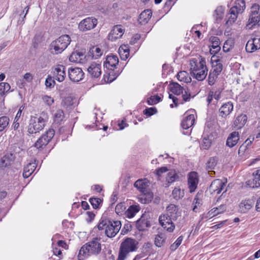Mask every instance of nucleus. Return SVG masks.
Listing matches in <instances>:
<instances>
[{
    "mask_svg": "<svg viewBox=\"0 0 260 260\" xmlns=\"http://www.w3.org/2000/svg\"><path fill=\"white\" fill-rule=\"evenodd\" d=\"M152 11L147 9L143 11L140 15L138 20L139 23L142 25L146 24L152 16Z\"/></svg>",
    "mask_w": 260,
    "mask_h": 260,
    "instance_id": "26",
    "label": "nucleus"
},
{
    "mask_svg": "<svg viewBox=\"0 0 260 260\" xmlns=\"http://www.w3.org/2000/svg\"><path fill=\"white\" fill-rule=\"evenodd\" d=\"M211 138L209 136L204 137L201 144V147L203 149H208L210 147L212 143Z\"/></svg>",
    "mask_w": 260,
    "mask_h": 260,
    "instance_id": "48",
    "label": "nucleus"
},
{
    "mask_svg": "<svg viewBox=\"0 0 260 260\" xmlns=\"http://www.w3.org/2000/svg\"><path fill=\"white\" fill-rule=\"evenodd\" d=\"M172 196L174 199L178 200L183 197L184 192L181 189L176 187L172 191Z\"/></svg>",
    "mask_w": 260,
    "mask_h": 260,
    "instance_id": "52",
    "label": "nucleus"
},
{
    "mask_svg": "<svg viewBox=\"0 0 260 260\" xmlns=\"http://www.w3.org/2000/svg\"><path fill=\"white\" fill-rule=\"evenodd\" d=\"M254 175L253 181L255 182L256 187H258L260 186V170H256Z\"/></svg>",
    "mask_w": 260,
    "mask_h": 260,
    "instance_id": "61",
    "label": "nucleus"
},
{
    "mask_svg": "<svg viewBox=\"0 0 260 260\" xmlns=\"http://www.w3.org/2000/svg\"><path fill=\"white\" fill-rule=\"evenodd\" d=\"M121 226L120 221H111L102 217L97 227L99 231H104L107 237L112 238L119 231Z\"/></svg>",
    "mask_w": 260,
    "mask_h": 260,
    "instance_id": "3",
    "label": "nucleus"
},
{
    "mask_svg": "<svg viewBox=\"0 0 260 260\" xmlns=\"http://www.w3.org/2000/svg\"><path fill=\"white\" fill-rule=\"evenodd\" d=\"M89 202L93 208L95 209L99 208L100 205L102 203V200L100 198H93L89 199Z\"/></svg>",
    "mask_w": 260,
    "mask_h": 260,
    "instance_id": "56",
    "label": "nucleus"
},
{
    "mask_svg": "<svg viewBox=\"0 0 260 260\" xmlns=\"http://www.w3.org/2000/svg\"><path fill=\"white\" fill-rule=\"evenodd\" d=\"M9 118L4 116L0 117V132L3 131L9 124Z\"/></svg>",
    "mask_w": 260,
    "mask_h": 260,
    "instance_id": "51",
    "label": "nucleus"
},
{
    "mask_svg": "<svg viewBox=\"0 0 260 260\" xmlns=\"http://www.w3.org/2000/svg\"><path fill=\"white\" fill-rule=\"evenodd\" d=\"M253 201L250 200H247L242 201L239 205L240 210L241 212H247L249 209H250L252 208V207L253 206Z\"/></svg>",
    "mask_w": 260,
    "mask_h": 260,
    "instance_id": "32",
    "label": "nucleus"
},
{
    "mask_svg": "<svg viewBox=\"0 0 260 260\" xmlns=\"http://www.w3.org/2000/svg\"><path fill=\"white\" fill-rule=\"evenodd\" d=\"M125 203H120L115 207V212L117 214H122L124 213L126 217L130 218V207L126 210Z\"/></svg>",
    "mask_w": 260,
    "mask_h": 260,
    "instance_id": "28",
    "label": "nucleus"
},
{
    "mask_svg": "<svg viewBox=\"0 0 260 260\" xmlns=\"http://www.w3.org/2000/svg\"><path fill=\"white\" fill-rule=\"evenodd\" d=\"M224 180V181L220 179H216L212 181L209 187L210 192L212 194H219L224 189L225 183H226V179Z\"/></svg>",
    "mask_w": 260,
    "mask_h": 260,
    "instance_id": "11",
    "label": "nucleus"
},
{
    "mask_svg": "<svg viewBox=\"0 0 260 260\" xmlns=\"http://www.w3.org/2000/svg\"><path fill=\"white\" fill-rule=\"evenodd\" d=\"M84 73L80 68H70L68 69V76L73 82H78L81 81L84 77Z\"/></svg>",
    "mask_w": 260,
    "mask_h": 260,
    "instance_id": "10",
    "label": "nucleus"
},
{
    "mask_svg": "<svg viewBox=\"0 0 260 260\" xmlns=\"http://www.w3.org/2000/svg\"><path fill=\"white\" fill-rule=\"evenodd\" d=\"M246 8L245 2L244 0H236L235 5L231 9L240 14H242Z\"/></svg>",
    "mask_w": 260,
    "mask_h": 260,
    "instance_id": "33",
    "label": "nucleus"
},
{
    "mask_svg": "<svg viewBox=\"0 0 260 260\" xmlns=\"http://www.w3.org/2000/svg\"><path fill=\"white\" fill-rule=\"evenodd\" d=\"M55 134L53 129H49L45 134H43L35 143V146L37 148H41L45 146L51 140Z\"/></svg>",
    "mask_w": 260,
    "mask_h": 260,
    "instance_id": "7",
    "label": "nucleus"
},
{
    "mask_svg": "<svg viewBox=\"0 0 260 260\" xmlns=\"http://www.w3.org/2000/svg\"><path fill=\"white\" fill-rule=\"evenodd\" d=\"M98 20L92 17H87L82 20L78 25V28L82 31H85L94 28L97 25Z\"/></svg>",
    "mask_w": 260,
    "mask_h": 260,
    "instance_id": "8",
    "label": "nucleus"
},
{
    "mask_svg": "<svg viewBox=\"0 0 260 260\" xmlns=\"http://www.w3.org/2000/svg\"><path fill=\"white\" fill-rule=\"evenodd\" d=\"M140 210L139 205H131V218L133 217L136 213H138Z\"/></svg>",
    "mask_w": 260,
    "mask_h": 260,
    "instance_id": "62",
    "label": "nucleus"
},
{
    "mask_svg": "<svg viewBox=\"0 0 260 260\" xmlns=\"http://www.w3.org/2000/svg\"><path fill=\"white\" fill-rule=\"evenodd\" d=\"M143 194L139 198V201L143 204H147L150 203L153 197L152 192H147V191L144 192H142Z\"/></svg>",
    "mask_w": 260,
    "mask_h": 260,
    "instance_id": "36",
    "label": "nucleus"
},
{
    "mask_svg": "<svg viewBox=\"0 0 260 260\" xmlns=\"http://www.w3.org/2000/svg\"><path fill=\"white\" fill-rule=\"evenodd\" d=\"M177 79L180 81L185 83H188L191 81V78L188 76V74L186 71L179 72L177 76Z\"/></svg>",
    "mask_w": 260,
    "mask_h": 260,
    "instance_id": "39",
    "label": "nucleus"
},
{
    "mask_svg": "<svg viewBox=\"0 0 260 260\" xmlns=\"http://www.w3.org/2000/svg\"><path fill=\"white\" fill-rule=\"evenodd\" d=\"M170 90L176 95H180L183 93L185 89L177 83H172L170 84Z\"/></svg>",
    "mask_w": 260,
    "mask_h": 260,
    "instance_id": "35",
    "label": "nucleus"
},
{
    "mask_svg": "<svg viewBox=\"0 0 260 260\" xmlns=\"http://www.w3.org/2000/svg\"><path fill=\"white\" fill-rule=\"evenodd\" d=\"M233 104L231 102L223 104L219 109V115L226 118L233 110Z\"/></svg>",
    "mask_w": 260,
    "mask_h": 260,
    "instance_id": "20",
    "label": "nucleus"
},
{
    "mask_svg": "<svg viewBox=\"0 0 260 260\" xmlns=\"http://www.w3.org/2000/svg\"><path fill=\"white\" fill-rule=\"evenodd\" d=\"M183 240V237L182 236L179 237L176 241L172 244L170 246V249L172 251L175 250L181 244Z\"/></svg>",
    "mask_w": 260,
    "mask_h": 260,
    "instance_id": "59",
    "label": "nucleus"
},
{
    "mask_svg": "<svg viewBox=\"0 0 260 260\" xmlns=\"http://www.w3.org/2000/svg\"><path fill=\"white\" fill-rule=\"evenodd\" d=\"M247 120V117L245 114L238 115L234 121L233 126L237 129H241L246 124Z\"/></svg>",
    "mask_w": 260,
    "mask_h": 260,
    "instance_id": "24",
    "label": "nucleus"
},
{
    "mask_svg": "<svg viewBox=\"0 0 260 260\" xmlns=\"http://www.w3.org/2000/svg\"><path fill=\"white\" fill-rule=\"evenodd\" d=\"M195 120V115L193 114H190L183 118L181 122V126L184 129H188L192 127L194 124Z\"/></svg>",
    "mask_w": 260,
    "mask_h": 260,
    "instance_id": "22",
    "label": "nucleus"
},
{
    "mask_svg": "<svg viewBox=\"0 0 260 260\" xmlns=\"http://www.w3.org/2000/svg\"><path fill=\"white\" fill-rule=\"evenodd\" d=\"M260 48V38H253L249 40L245 47V49L248 52H253Z\"/></svg>",
    "mask_w": 260,
    "mask_h": 260,
    "instance_id": "21",
    "label": "nucleus"
},
{
    "mask_svg": "<svg viewBox=\"0 0 260 260\" xmlns=\"http://www.w3.org/2000/svg\"><path fill=\"white\" fill-rule=\"evenodd\" d=\"M218 75L210 71L208 76V84L213 85L216 81Z\"/></svg>",
    "mask_w": 260,
    "mask_h": 260,
    "instance_id": "58",
    "label": "nucleus"
},
{
    "mask_svg": "<svg viewBox=\"0 0 260 260\" xmlns=\"http://www.w3.org/2000/svg\"><path fill=\"white\" fill-rule=\"evenodd\" d=\"M259 21V15L257 13H250L248 20V25L252 26L256 24Z\"/></svg>",
    "mask_w": 260,
    "mask_h": 260,
    "instance_id": "45",
    "label": "nucleus"
},
{
    "mask_svg": "<svg viewBox=\"0 0 260 260\" xmlns=\"http://www.w3.org/2000/svg\"><path fill=\"white\" fill-rule=\"evenodd\" d=\"M217 162V158L215 157H210L206 163L207 170H212L215 169Z\"/></svg>",
    "mask_w": 260,
    "mask_h": 260,
    "instance_id": "44",
    "label": "nucleus"
},
{
    "mask_svg": "<svg viewBox=\"0 0 260 260\" xmlns=\"http://www.w3.org/2000/svg\"><path fill=\"white\" fill-rule=\"evenodd\" d=\"M222 64L217 60L213 62L212 68L210 71L219 75L222 70Z\"/></svg>",
    "mask_w": 260,
    "mask_h": 260,
    "instance_id": "42",
    "label": "nucleus"
},
{
    "mask_svg": "<svg viewBox=\"0 0 260 260\" xmlns=\"http://www.w3.org/2000/svg\"><path fill=\"white\" fill-rule=\"evenodd\" d=\"M130 252V238H127L120 245L119 255V259H125Z\"/></svg>",
    "mask_w": 260,
    "mask_h": 260,
    "instance_id": "14",
    "label": "nucleus"
},
{
    "mask_svg": "<svg viewBox=\"0 0 260 260\" xmlns=\"http://www.w3.org/2000/svg\"><path fill=\"white\" fill-rule=\"evenodd\" d=\"M239 14H240V13L231 8L227 15L228 20L226 21V23L228 24H231L235 22L237 20Z\"/></svg>",
    "mask_w": 260,
    "mask_h": 260,
    "instance_id": "38",
    "label": "nucleus"
},
{
    "mask_svg": "<svg viewBox=\"0 0 260 260\" xmlns=\"http://www.w3.org/2000/svg\"><path fill=\"white\" fill-rule=\"evenodd\" d=\"M140 38H141V36L140 34H136L131 38V45L137 44V45L135 46L134 49L135 53L136 52V51L139 48L140 43H138V41L140 40Z\"/></svg>",
    "mask_w": 260,
    "mask_h": 260,
    "instance_id": "49",
    "label": "nucleus"
},
{
    "mask_svg": "<svg viewBox=\"0 0 260 260\" xmlns=\"http://www.w3.org/2000/svg\"><path fill=\"white\" fill-rule=\"evenodd\" d=\"M66 76V67L61 64L57 65L53 71V78L58 82H62Z\"/></svg>",
    "mask_w": 260,
    "mask_h": 260,
    "instance_id": "15",
    "label": "nucleus"
},
{
    "mask_svg": "<svg viewBox=\"0 0 260 260\" xmlns=\"http://www.w3.org/2000/svg\"><path fill=\"white\" fill-rule=\"evenodd\" d=\"M55 84V81L52 78V77L50 75L48 76L45 81L46 87L51 88L54 86Z\"/></svg>",
    "mask_w": 260,
    "mask_h": 260,
    "instance_id": "60",
    "label": "nucleus"
},
{
    "mask_svg": "<svg viewBox=\"0 0 260 260\" xmlns=\"http://www.w3.org/2000/svg\"><path fill=\"white\" fill-rule=\"evenodd\" d=\"M87 71L91 78H98L102 73L101 66L100 64L93 62L88 68Z\"/></svg>",
    "mask_w": 260,
    "mask_h": 260,
    "instance_id": "17",
    "label": "nucleus"
},
{
    "mask_svg": "<svg viewBox=\"0 0 260 260\" xmlns=\"http://www.w3.org/2000/svg\"><path fill=\"white\" fill-rule=\"evenodd\" d=\"M224 8L220 6L218 7L214 11V16L216 20L221 19L223 17Z\"/></svg>",
    "mask_w": 260,
    "mask_h": 260,
    "instance_id": "54",
    "label": "nucleus"
},
{
    "mask_svg": "<svg viewBox=\"0 0 260 260\" xmlns=\"http://www.w3.org/2000/svg\"><path fill=\"white\" fill-rule=\"evenodd\" d=\"M192 204L194 205L193 207L192 208L193 211L195 212H197L198 206H200V205L201 204V202L198 198V194L196 196L195 198L194 199Z\"/></svg>",
    "mask_w": 260,
    "mask_h": 260,
    "instance_id": "63",
    "label": "nucleus"
},
{
    "mask_svg": "<svg viewBox=\"0 0 260 260\" xmlns=\"http://www.w3.org/2000/svg\"><path fill=\"white\" fill-rule=\"evenodd\" d=\"M118 57L115 55H108L104 63V67L108 71L104 75V80L106 83H111L119 76L118 71H115L116 66L118 64Z\"/></svg>",
    "mask_w": 260,
    "mask_h": 260,
    "instance_id": "1",
    "label": "nucleus"
},
{
    "mask_svg": "<svg viewBox=\"0 0 260 260\" xmlns=\"http://www.w3.org/2000/svg\"><path fill=\"white\" fill-rule=\"evenodd\" d=\"M166 238V235L164 233H159L156 235L155 238V244L156 246L160 247L164 243Z\"/></svg>",
    "mask_w": 260,
    "mask_h": 260,
    "instance_id": "41",
    "label": "nucleus"
},
{
    "mask_svg": "<svg viewBox=\"0 0 260 260\" xmlns=\"http://www.w3.org/2000/svg\"><path fill=\"white\" fill-rule=\"evenodd\" d=\"M159 222L163 229L169 233L174 231L175 228L174 221L161 214L159 217Z\"/></svg>",
    "mask_w": 260,
    "mask_h": 260,
    "instance_id": "9",
    "label": "nucleus"
},
{
    "mask_svg": "<svg viewBox=\"0 0 260 260\" xmlns=\"http://www.w3.org/2000/svg\"><path fill=\"white\" fill-rule=\"evenodd\" d=\"M161 101V99L160 97H159L158 95H156L154 96H150L148 100H147V103L149 105H152L156 104Z\"/></svg>",
    "mask_w": 260,
    "mask_h": 260,
    "instance_id": "57",
    "label": "nucleus"
},
{
    "mask_svg": "<svg viewBox=\"0 0 260 260\" xmlns=\"http://www.w3.org/2000/svg\"><path fill=\"white\" fill-rule=\"evenodd\" d=\"M15 159V156L12 153H8L0 159V168L4 169L10 166Z\"/></svg>",
    "mask_w": 260,
    "mask_h": 260,
    "instance_id": "19",
    "label": "nucleus"
},
{
    "mask_svg": "<svg viewBox=\"0 0 260 260\" xmlns=\"http://www.w3.org/2000/svg\"><path fill=\"white\" fill-rule=\"evenodd\" d=\"M84 57V53L82 51H76L71 54L69 60L73 62H81Z\"/></svg>",
    "mask_w": 260,
    "mask_h": 260,
    "instance_id": "31",
    "label": "nucleus"
},
{
    "mask_svg": "<svg viewBox=\"0 0 260 260\" xmlns=\"http://www.w3.org/2000/svg\"><path fill=\"white\" fill-rule=\"evenodd\" d=\"M64 117V112L62 110L58 109L54 114V121L57 124H60Z\"/></svg>",
    "mask_w": 260,
    "mask_h": 260,
    "instance_id": "40",
    "label": "nucleus"
},
{
    "mask_svg": "<svg viewBox=\"0 0 260 260\" xmlns=\"http://www.w3.org/2000/svg\"><path fill=\"white\" fill-rule=\"evenodd\" d=\"M17 121V120H14L13 126L14 130L16 132L15 136H16L18 138H21L23 136V130L20 128L19 123Z\"/></svg>",
    "mask_w": 260,
    "mask_h": 260,
    "instance_id": "43",
    "label": "nucleus"
},
{
    "mask_svg": "<svg viewBox=\"0 0 260 260\" xmlns=\"http://www.w3.org/2000/svg\"><path fill=\"white\" fill-rule=\"evenodd\" d=\"M234 42L233 40H226L223 44V50L225 52H229L234 47Z\"/></svg>",
    "mask_w": 260,
    "mask_h": 260,
    "instance_id": "50",
    "label": "nucleus"
},
{
    "mask_svg": "<svg viewBox=\"0 0 260 260\" xmlns=\"http://www.w3.org/2000/svg\"><path fill=\"white\" fill-rule=\"evenodd\" d=\"M74 104L73 99L71 96L64 98L61 101V105L64 108L72 106Z\"/></svg>",
    "mask_w": 260,
    "mask_h": 260,
    "instance_id": "47",
    "label": "nucleus"
},
{
    "mask_svg": "<svg viewBox=\"0 0 260 260\" xmlns=\"http://www.w3.org/2000/svg\"><path fill=\"white\" fill-rule=\"evenodd\" d=\"M163 215L174 221H176L178 218L181 216L180 213L178 212L177 207L173 204L168 206L166 213Z\"/></svg>",
    "mask_w": 260,
    "mask_h": 260,
    "instance_id": "13",
    "label": "nucleus"
},
{
    "mask_svg": "<svg viewBox=\"0 0 260 260\" xmlns=\"http://www.w3.org/2000/svg\"><path fill=\"white\" fill-rule=\"evenodd\" d=\"M129 51L130 49L128 44L121 45L118 50L121 59L125 60L129 55Z\"/></svg>",
    "mask_w": 260,
    "mask_h": 260,
    "instance_id": "30",
    "label": "nucleus"
},
{
    "mask_svg": "<svg viewBox=\"0 0 260 260\" xmlns=\"http://www.w3.org/2000/svg\"><path fill=\"white\" fill-rule=\"evenodd\" d=\"M41 42V37L39 35H36L32 41V46L34 48H37L39 46V44Z\"/></svg>",
    "mask_w": 260,
    "mask_h": 260,
    "instance_id": "64",
    "label": "nucleus"
},
{
    "mask_svg": "<svg viewBox=\"0 0 260 260\" xmlns=\"http://www.w3.org/2000/svg\"><path fill=\"white\" fill-rule=\"evenodd\" d=\"M199 183L198 174L195 172H190L188 176V185L190 192L194 191Z\"/></svg>",
    "mask_w": 260,
    "mask_h": 260,
    "instance_id": "16",
    "label": "nucleus"
},
{
    "mask_svg": "<svg viewBox=\"0 0 260 260\" xmlns=\"http://www.w3.org/2000/svg\"><path fill=\"white\" fill-rule=\"evenodd\" d=\"M37 167L35 162L28 164L24 168L23 172V177L24 178H28L35 171Z\"/></svg>",
    "mask_w": 260,
    "mask_h": 260,
    "instance_id": "29",
    "label": "nucleus"
},
{
    "mask_svg": "<svg viewBox=\"0 0 260 260\" xmlns=\"http://www.w3.org/2000/svg\"><path fill=\"white\" fill-rule=\"evenodd\" d=\"M179 180V175L174 170H170L166 177V181L168 183H172Z\"/></svg>",
    "mask_w": 260,
    "mask_h": 260,
    "instance_id": "37",
    "label": "nucleus"
},
{
    "mask_svg": "<svg viewBox=\"0 0 260 260\" xmlns=\"http://www.w3.org/2000/svg\"><path fill=\"white\" fill-rule=\"evenodd\" d=\"M10 85L6 82H1L0 83V94L3 95L6 92H7L10 89Z\"/></svg>",
    "mask_w": 260,
    "mask_h": 260,
    "instance_id": "53",
    "label": "nucleus"
},
{
    "mask_svg": "<svg viewBox=\"0 0 260 260\" xmlns=\"http://www.w3.org/2000/svg\"><path fill=\"white\" fill-rule=\"evenodd\" d=\"M136 226L137 229L139 230V232L137 233H135V236L136 239L140 240L142 236V232L144 231L147 227L149 226L150 224L145 219L140 218L136 221Z\"/></svg>",
    "mask_w": 260,
    "mask_h": 260,
    "instance_id": "18",
    "label": "nucleus"
},
{
    "mask_svg": "<svg viewBox=\"0 0 260 260\" xmlns=\"http://www.w3.org/2000/svg\"><path fill=\"white\" fill-rule=\"evenodd\" d=\"M48 119L47 114L44 112L39 116H31L28 125L27 132L30 134L39 133L44 128Z\"/></svg>",
    "mask_w": 260,
    "mask_h": 260,
    "instance_id": "4",
    "label": "nucleus"
},
{
    "mask_svg": "<svg viewBox=\"0 0 260 260\" xmlns=\"http://www.w3.org/2000/svg\"><path fill=\"white\" fill-rule=\"evenodd\" d=\"M191 64V74L198 81H203L207 75L208 69L205 58H202L199 61H194Z\"/></svg>",
    "mask_w": 260,
    "mask_h": 260,
    "instance_id": "5",
    "label": "nucleus"
},
{
    "mask_svg": "<svg viewBox=\"0 0 260 260\" xmlns=\"http://www.w3.org/2000/svg\"><path fill=\"white\" fill-rule=\"evenodd\" d=\"M240 139L239 134L237 132L231 133L227 138L226 145L229 147L235 146Z\"/></svg>",
    "mask_w": 260,
    "mask_h": 260,
    "instance_id": "23",
    "label": "nucleus"
},
{
    "mask_svg": "<svg viewBox=\"0 0 260 260\" xmlns=\"http://www.w3.org/2000/svg\"><path fill=\"white\" fill-rule=\"evenodd\" d=\"M254 138L253 137H250L248 138L245 142L241 145L239 149V153L241 151H244L246 149L247 146L250 145L252 143V142L254 140Z\"/></svg>",
    "mask_w": 260,
    "mask_h": 260,
    "instance_id": "55",
    "label": "nucleus"
},
{
    "mask_svg": "<svg viewBox=\"0 0 260 260\" xmlns=\"http://www.w3.org/2000/svg\"><path fill=\"white\" fill-rule=\"evenodd\" d=\"M226 207L225 205H221L218 207L213 208L208 213L209 217H214L218 214L222 213L226 210Z\"/></svg>",
    "mask_w": 260,
    "mask_h": 260,
    "instance_id": "34",
    "label": "nucleus"
},
{
    "mask_svg": "<svg viewBox=\"0 0 260 260\" xmlns=\"http://www.w3.org/2000/svg\"><path fill=\"white\" fill-rule=\"evenodd\" d=\"M124 34V29L121 25H115L109 34L107 38L111 41H115L120 38Z\"/></svg>",
    "mask_w": 260,
    "mask_h": 260,
    "instance_id": "12",
    "label": "nucleus"
},
{
    "mask_svg": "<svg viewBox=\"0 0 260 260\" xmlns=\"http://www.w3.org/2000/svg\"><path fill=\"white\" fill-rule=\"evenodd\" d=\"M89 52L92 54V58H94V59L98 58L103 53L101 49L99 47L96 46L92 47L90 48Z\"/></svg>",
    "mask_w": 260,
    "mask_h": 260,
    "instance_id": "46",
    "label": "nucleus"
},
{
    "mask_svg": "<svg viewBox=\"0 0 260 260\" xmlns=\"http://www.w3.org/2000/svg\"><path fill=\"white\" fill-rule=\"evenodd\" d=\"M71 42V38L68 35H62L51 42L49 46L51 53L58 54L63 52Z\"/></svg>",
    "mask_w": 260,
    "mask_h": 260,
    "instance_id": "6",
    "label": "nucleus"
},
{
    "mask_svg": "<svg viewBox=\"0 0 260 260\" xmlns=\"http://www.w3.org/2000/svg\"><path fill=\"white\" fill-rule=\"evenodd\" d=\"M98 238H93L91 241L83 245L80 248L78 257L79 260H83L91 255H97L101 251V244Z\"/></svg>",
    "mask_w": 260,
    "mask_h": 260,
    "instance_id": "2",
    "label": "nucleus"
},
{
    "mask_svg": "<svg viewBox=\"0 0 260 260\" xmlns=\"http://www.w3.org/2000/svg\"><path fill=\"white\" fill-rule=\"evenodd\" d=\"M149 182L146 179H139L135 182L134 186L140 192H144L149 186Z\"/></svg>",
    "mask_w": 260,
    "mask_h": 260,
    "instance_id": "27",
    "label": "nucleus"
},
{
    "mask_svg": "<svg viewBox=\"0 0 260 260\" xmlns=\"http://www.w3.org/2000/svg\"><path fill=\"white\" fill-rule=\"evenodd\" d=\"M210 42L211 43L210 52L211 54H215L220 50V40L217 37H211Z\"/></svg>",
    "mask_w": 260,
    "mask_h": 260,
    "instance_id": "25",
    "label": "nucleus"
}]
</instances>
